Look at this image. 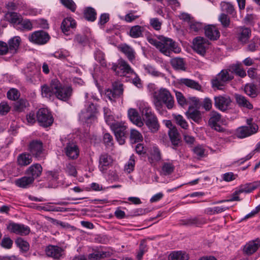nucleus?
Masks as SVG:
<instances>
[{
    "instance_id": "62",
    "label": "nucleus",
    "mask_w": 260,
    "mask_h": 260,
    "mask_svg": "<svg viewBox=\"0 0 260 260\" xmlns=\"http://www.w3.org/2000/svg\"><path fill=\"white\" fill-rule=\"evenodd\" d=\"M11 107L7 102H3L0 104V115H6L10 110Z\"/></svg>"
},
{
    "instance_id": "17",
    "label": "nucleus",
    "mask_w": 260,
    "mask_h": 260,
    "mask_svg": "<svg viewBox=\"0 0 260 260\" xmlns=\"http://www.w3.org/2000/svg\"><path fill=\"white\" fill-rule=\"evenodd\" d=\"M47 256L55 259H60L63 254V250L60 247L55 245H49L45 248Z\"/></svg>"
},
{
    "instance_id": "15",
    "label": "nucleus",
    "mask_w": 260,
    "mask_h": 260,
    "mask_svg": "<svg viewBox=\"0 0 260 260\" xmlns=\"http://www.w3.org/2000/svg\"><path fill=\"white\" fill-rule=\"evenodd\" d=\"M222 123L221 115L217 112H212L209 120V124L210 127L219 132H224L225 129L220 126Z\"/></svg>"
},
{
    "instance_id": "34",
    "label": "nucleus",
    "mask_w": 260,
    "mask_h": 260,
    "mask_svg": "<svg viewBox=\"0 0 260 260\" xmlns=\"http://www.w3.org/2000/svg\"><path fill=\"white\" fill-rule=\"evenodd\" d=\"M21 40L19 37H15L11 39L9 42L8 52L11 53H15L18 50Z\"/></svg>"
},
{
    "instance_id": "46",
    "label": "nucleus",
    "mask_w": 260,
    "mask_h": 260,
    "mask_svg": "<svg viewBox=\"0 0 260 260\" xmlns=\"http://www.w3.org/2000/svg\"><path fill=\"white\" fill-rule=\"evenodd\" d=\"M244 90L246 94L251 98H255L257 95L256 86L254 84H246Z\"/></svg>"
},
{
    "instance_id": "11",
    "label": "nucleus",
    "mask_w": 260,
    "mask_h": 260,
    "mask_svg": "<svg viewBox=\"0 0 260 260\" xmlns=\"http://www.w3.org/2000/svg\"><path fill=\"white\" fill-rule=\"evenodd\" d=\"M113 163V159L111 155L107 153L102 154L99 157L98 168L103 174H106Z\"/></svg>"
},
{
    "instance_id": "38",
    "label": "nucleus",
    "mask_w": 260,
    "mask_h": 260,
    "mask_svg": "<svg viewBox=\"0 0 260 260\" xmlns=\"http://www.w3.org/2000/svg\"><path fill=\"white\" fill-rule=\"evenodd\" d=\"M145 123L148 128L152 132H156L159 128V124L157 119L155 116L151 117L148 119H146Z\"/></svg>"
},
{
    "instance_id": "16",
    "label": "nucleus",
    "mask_w": 260,
    "mask_h": 260,
    "mask_svg": "<svg viewBox=\"0 0 260 260\" xmlns=\"http://www.w3.org/2000/svg\"><path fill=\"white\" fill-rule=\"evenodd\" d=\"M97 112V108L95 105L91 103L89 104L85 111H82L80 114V119L88 122L91 119H94V115Z\"/></svg>"
},
{
    "instance_id": "40",
    "label": "nucleus",
    "mask_w": 260,
    "mask_h": 260,
    "mask_svg": "<svg viewBox=\"0 0 260 260\" xmlns=\"http://www.w3.org/2000/svg\"><path fill=\"white\" fill-rule=\"evenodd\" d=\"M260 185V181L258 182H254V183L246 184L244 185H241L239 187V192L243 193H249L255 189H256L258 186Z\"/></svg>"
},
{
    "instance_id": "53",
    "label": "nucleus",
    "mask_w": 260,
    "mask_h": 260,
    "mask_svg": "<svg viewBox=\"0 0 260 260\" xmlns=\"http://www.w3.org/2000/svg\"><path fill=\"white\" fill-rule=\"evenodd\" d=\"M225 84L226 83L222 81L218 75L212 80V87L216 89L222 90Z\"/></svg>"
},
{
    "instance_id": "18",
    "label": "nucleus",
    "mask_w": 260,
    "mask_h": 260,
    "mask_svg": "<svg viewBox=\"0 0 260 260\" xmlns=\"http://www.w3.org/2000/svg\"><path fill=\"white\" fill-rule=\"evenodd\" d=\"M8 229L11 232L21 235H27L30 232V229L28 226L16 223H10Z\"/></svg>"
},
{
    "instance_id": "9",
    "label": "nucleus",
    "mask_w": 260,
    "mask_h": 260,
    "mask_svg": "<svg viewBox=\"0 0 260 260\" xmlns=\"http://www.w3.org/2000/svg\"><path fill=\"white\" fill-rule=\"evenodd\" d=\"M37 117L38 122L44 127L51 125L53 122V117L47 109H39L37 112Z\"/></svg>"
},
{
    "instance_id": "43",
    "label": "nucleus",
    "mask_w": 260,
    "mask_h": 260,
    "mask_svg": "<svg viewBox=\"0 0 260 260\" xmlns=\"http://www.w3.org/2000/svg\"><path fill=\"white\" fill-rule=\"evenodd\" d=\"M221 10L223 12H225L233 16L236 15V12L233 5L229 2H222L220 4Z\"/></svg>"
},
{
    "instance_id": "30",
    "label": "nucleus",
    "mask_w": 260,
    "mask_h": 260,
    "mask_svg": "<svg viewBox=\"0 0 260 260\" xmlns=\"http://www.w3.org/2000/svg\"><path fill=\"white\" fill-rule=\"evenodd\" d=\"M119 48L130 61L133 62L135 60L136 53L135 50L131 46L124 44L121 45Z\"/></svg>"
},
{
    "instance_id": "49",
    "label": "nucleus",
    "mask_w": 260,
    "mask_h": 260,
    "mask_svg": "<svg viewBox=\"0 0 260 260\" xmlns=\"http://www.w3.org/2000/svg\"><path fill=\"white\" fill-rule=\"evenodd\" d=\"M95 10L91 7L86 8L84 11V17L88 21H94L96 19Z\"/></svg>"
},
{
    "instance_id": "60",
    "label": "nucleus",
    "mask_w": 260,
    "mask_h": 260,
    "mask_svg": "<svg viewBox=\"0 0 260 260\" xmlns=\"http://www.w3.org/2000/svg\"><path fill=\"white\" fill-rule=\"evenodd\" d=\"M254 151L259 152L260 151V141L257 144L256 147L253 151L250 152L247 155H246L245 157L241 158L238 160L240 164H242L245 161L249 160L250 159L252 156L254 154Z\"/></svg>"
},
{
    "instance_id": "3",
    "label": "nucleus",
    "mask_w": 260,
    "mask_h": 260,
    "mask_svg": "<svg viewBox=\"0 0 260 260\" xmlns=\"http://www.w3.org/2000/svg\"><path fill=\"white\" fill-rule=\"evenodd\" d=\"M52 87L55 88L56 98L63 101L69 100L72 94V88L69 86H62L57 79L53 80Z\"/></svg>"
},
{
    "instance_id": "64",
    "label": "nucleus",
    "mask_w": 260,
    "mask_h": 260,
    "mask_svg": "<svg viewBox=\"0 0 260 260\" xmlns=\"http://www.w3.org/2000/svg\"><path fill=\"white\" fill-rule=\"evenodd\" d=\"M218 19L224 27H228L229 25L230 20L227 15L222 13L219 15Z\"/></svg>"
},
{
    "instance_id": "56",
    "label": "nucleus",
    "mask_w": 260,
    "mask_h": 260,
    "mask_svg": "<svg viewBox=\"0 0 260 260\" xmlns=\"http://www.w3.org/2000/svg\"><path fill=\"white\" fill-rule=\"evenodd\" d=\"M144 68L147 73L153 76L158 77L162 75L160 72L157 71L153 67L150 65H144Z\"/></svg>"
},
{
    "instance_id": "55",
    "label": "nucleus",
    "mask_w": 260,
    "mask_h": 260,
    "mask_svg": "<svg viewBox=\"0 0 260 260\" xmlns=\"http://www.w3.org/2000/svg\"><path fill=\"white\" fill-rule=\"evenodd\" d=\"M135 165V157L134 155H132L125 166V170L128 173L132 172L134 170Z\"/></svg>"
},
{
    "instance_id": "32",
    "label": "nucleus",
    "mask_w": 260,
    "mask_h": 260,
    "mask_svg": "<svg viewBox=\"0 0 260 260\" xmlns=\"http://www.w3.org/2000/svg\"><path fill=\"white\" fill-rule=\"evenodd\" d=\"M53 55L55 58L62 60H67L71 64H73L72 57L70 52L67 50H64L56 51L54 53Z\"/></svg>"
},
{
    "instance_id": "42",
    "label": "nucleus",
    "mask_w": 260,
    "mask_h": 260,
    "mask_svg": "<svg viewBox=\"0 0 260 260\" xmlns=\"http://www.w3.org/2000/svg\"><path fill=\"white\" fill-rule=\"evenodd\" d=\"M144 28L143 27L137 25L132 26L129 30V35L133 38H138L142 36Z\"/></svg>"
},
{
    "instance_id": "2",
    "label": "nucleus",
    "mask_w": 260,
    "mask_h": 260,
    "mask_svg": "<svg viewBox=\"0 0 260 260\" xmlns=\"http://www.w3.org/2000/svg\"><path fill=\"white\" fill-rule=\"evenodd\" d=\"M153 103L157 111H160L165 105L169 109L173 107L174 100L170 91L164 88L155 91L153 94Z\"/></svg>"
},
{
    "instance_id": "35",
    "label": "nucleus",
    "mask_w": 260,
    "mask_h": 260,
    "mask_svg": "<svg viewBox=\"0 0 260 260\" xmlns=\"http://www.w3.org/2000/svg\"><path fill=\"white\" fill-rule=\"evenodd\" d=\"M110 256L111 254L109 252L98 251L89 254L88 258L91 260H100L109 257Z\"/></svg>"
},
{
    "instance_id": "21",
    "label": "nucleus",
    "mask_w": 260,
    "mask_h": 260,
    "mask_svg": "<svg viewBox=\"0 0 260 260\" xmlns=\"http://www.w3.org/2000/svg\"><path fill=\"white\" fill-rule=\"evenodd\" d=\"M76 26L75 20L71 17H67L64 19L61 24V28L62 32L68 35L71 29H73Z\"/></svg>"
},
{
    "instance_id": "57",
    "label": "nucleus",
    "mask_w": 260,
    "mask_h": 260,
    "mask_svg": "<svg viewBox=\"0 0 260 260\" xmlns=\"http://www.w3.org/2000/svg\"><path fill=\"white\" fill-rule=\"evenodd\" d=\"M27 104V102L25 100H20L15 103L14 109L18 112L22 111L26 107Z\"/></svg>"
},
{
    "instance_id": "7",
    "label": "nucleus",
    "mask_w": 260,
    "mask_h": 260,
    "mask_svg": "<svg viewBox=\"0 0 260 260\" xmlns=\"http://www.w3.org/2000/svg\"><path fill=\"white\" fill-rule=\"evenodd\" d=\"M61 140L64 146V151L66 155L71 159H76L79 154L78 146L72 141L66 139Z\"/></svg>"
},
{
    "instance_id": "4",
    "label": "nucleus",
    "mask_w": 260,
    "mask_h": 260,
    "mask_svg": "<svg viewBox=\"0 0 260 260\" xmlns=\"http://www.w3.org/2000/svg\"><path fill=\"white\" fill-rule=\"evenodd\" d=\"M28 150L38 160H42L45 157L43 143L40 140H36L31 141L28 145Z\"/></svg>"
},
{
    "instance_id": "12",
    "label": "nucleus",
    "mask_w": 260,
    "mask_h": 260,
    "mask_svg": "<svg viewBox=\"0 0 260 260\" xmlns=\"http://www.w3.org/2000/svg\"><path fill=\"white\" fill-rule=\"evenodd\" d=\"M258 129V127L257 124H253L250 126H243L236 129L235 135L238 138H245L255 134Z\"/></svg>"
},
{
    "instance_id": "20",
    "label": "nucleus",
    "mask_w": 260,
    "mask_h": 260,
    "mask_svg": "<svg viewBox=\"0 0 260 260\" xmlns=\"http://www.w3.org/2000/svg\"><path fill=\"white\" fill-rule=\"evenodd\" d=\"M43 168L39 164H35L31 165L26 170L25 173L35 180L40 177L42 174Z\"/></svg>"
},
{
    "instance_id": "24",
    "label": "nucleus",
    "mask_w": 260,
    "mask_h": 260,
    "mask_svg": "<svg viewBox=\"0 0 260 260\" xmlns=\"http://www.w3.org/2000/svg\"><path fill=\"white\" fill-rule=\"evenodd\" d=\"M260 246V239H256L247 243L244 247V251L248 255L255 252Z\"/></svg>"
},
{
    "instance_id": "19",
    "label": "nucleus",
    "mask_w": 260,
    "mask_h": 260,
    "mask_svg": "<svg viewBox=\"0 0 260 260\" xmlns=\"http://www.w3.org/2000/svg\"><path fill=\"white\" fill-rule=\"evenodd\" d=\"M251 30L246 27H239L237 28V38L239 42L245 44L249 39L251 36Z\"/></svg>"
},
{
    "instance_id": "50",
    "label": "nucleus",
    "mask_w": 260,
    "mask_h": 260,
    "mask_svg": "<svg viewBox=\"0 0 260 260\" xmlns=\"http://www.w3.org/2000/svg\"><path fill=\"white\" fill-rule=\"evenodd\" d=\"M173 116L178 125L184 129L188 128V124L182 115L179 114H173Z\"/></svg>"
},
{
    "instance_id": "59",
    "label": "nucleus",
    "mask_w": 260,
    "mask_h": 260,
    "mask_svg": "<svg viewBox=\"0 0 260 260\" xmlns=\"http://www.w3.org/2000/svg\"><path fill=\"white\" fill-rule=\"evenodd\" d=\"M61 4L66 8L75 12L76 9V5L73 0H60Z\"/></svg>"
},
{
    "instance_id": "54",
    "label": "nucleus",
    "mask_w": 260,
    "mask_h": 260,
    "mask_svg": "<svg viewBox=\"0 0 260 260\" xmlns=\"http://www.w3.org/2000/svg\"><path fill=\"white\" fill-rule=\"evenodd\" d=\"M15 243L22 251L26 252L28 250L29 245L27 242L24 241L23 239L21 238L17 239Z\"/></svg>"
},
{
    "instance_id": "6",
    "label": "nucleus",
    "mask_w": 260,
    "mask_h": 260,
    "mask_svg": "<svg viewBox=\"0 0 260 260\" xmlns=\"http://www.w3.org/2000/svg\"><path fill=\"white\" fill-rule=\"evenodd\" d=\"M209 43L205 38L201 37L195 38L192 41V48L198 54L205 56L208 48Z\"/></svg>"
},
{
    "instance_id": "25",
    "label": "nucleus",
    "mask_w": 260,
    "mask_h": 260,
    "mask_svg": "<svg viewBox=\"0 0 260 260\" xmlns=\"http://www.w3.org/2000/svg\"><path fill=\"white\" fill-rule=\"evenodd\" d=\"M34 180L30 176H24L15 180V184L20 188H26L34 183Z\"/></svg>"
},
{
    "instance_id": "36",
    "label": "nucleus",
    "mask_w": 260,
    "mask_h": 260,
    "mask_svg": "<svg viewBox=\"0 0 260 260\" xmlns=\"http://www.w3.org/2000/svg\"><path fill=\"white\" fill-rule=\"evenodd\" d=\"M235 97L237 104L240 106L246 108L248 109H252L253 108L252 105L245 96L240 94H236Z\"/></svg>"
},
{
    "instance_id": "10",
    "label": "nucleus",
    "mask_w": 260,
    "mask_h": 260,
    "mask_svg": "<svg viewBox=\"0 0 260 260\" xmlns=\"http://www.w3.org/2000/svg\"><path fill=\"white\" fill-rule=\"evenodd\" d=\"M123 92V84L119 82H115L112 84V88L108 89L105 91L106 96L111 101L120 97Z\"/></svg>"
},
{
    "instance_id": "14",
    "label": "nucleus",
    "mask_w": 260,
    "mask_h": 260,
    "mask_svg": "<svg viewBox=\"0 0 260 260\" xmlns=\"http://www.w3.org/2000/svg\"><path fill=\"white\" fill-rule=\"evenodd\" d=\"M214 100L215 107L221 111L228 110L232 102L230 98L227 95L215 96Z\"/></svg>"
},
{
    "instance_id": "45",
    "label": "nucleus",
    "mask_w": 260,
    "mask_h": 260,
    "mask_svg": "<svg viewBox=\"0 0 260 260\" xmlns=\"http://www.w3.org/2000/svg\"><path fill=\"white\" fill-rule=\"evenodd\" d=\"M143 140L142 134L137 130L132 129L130 133V141L132 143H136Z\"/></svg>"
},
{
    "instance_id": "33",
    "label": "nucleus",
    "mask_w": 260,
    "mask_h": 260,
    "mask_svg": "<svg viewBox=\"0 0 260 260\" xmlns=\"http://www.w3.org/2000/svg\"><path fill=\"white\" fill-rule=\"evenodd\" d=\"M5 17L7 21L13 24H19L22 20L21 16L16 12H8Z\"/></svg>"
},
{
    "instance_id": "51",
    "label": "nucleus",
    "mask_w": 260,
    "mask_h": 260,
    "mask_svg": "<svg viewBox=\"0 0 260 260\" xmlns=\"http://www.w3.org/2000/svg\"><path fill=\"white\" fill-rule=\"evenodd\" d=\"M229 209V207L225 206H217L213 208H208L206 209V212L210 215L218 214L224 212Z\"/></svg>"
},
{
    "instance_id": "27",
    "label": "nucleus",
    "mask_w": 260,
    "mask_h": 260,
    "mask_svg": "<svg viewBox=\"0 0 260 260\" xmlns=\"http://www.w3.org/2000/svg\"><path fill=\"white\" fill-rule=\"evenodd\" d=\"M175 166L172 161L167 160L162 163L160 174L161 175L168 176L174 171Z\"/></svg>"
},
{
    "instance_id": "61",
    "label": "nucleus",
    "mask_w": 260,
    "mask_h": 260,
    "mask_svg": "<svg viewBox=\"0 0 260 260\" xmlns=\"http://www.w3.org/2000/svg\"><path fill=\"white\" fill-rule=\"evenodd\" d=\"M19 96L18 91L15 89L12 88L7 92V97L9 100L15 101Z\"/></svg>"
},
{
    "instance_id": "13",
    "label": "nucleus",
    "mask_w": 260,
    "mask_h": 260,
    "mask_svg": "<svg viewBox=\"0 0 260 260\" xmlns=\"http://www.w3.org/2000/svg\"><path fill=\"white\" fill-rule=\"evenodd\" d=\"M49 39V35L43 30L36 31L28 37L30 42L39 45L46 44Z\"/></svg>"
},
{
    "instance_id": "1",
    "label": "nucleus",
    "mask_w": 260,
    "mask_h": 260,
    "mask_svg": "<svg viewBox=\"0 0 260 260\" xmlns=\"http://www.w3.org/2000/svg\"><path fill=\"white\" fill-rule=\"evenodd\" d=\"M158 40L148 37V42L154 46L161 53L170 56L172 52L178 53L181 52V48L176 42L172 39L162 36H158Z\"/></svg>"
},
{
    "instance_id": "48",
    "label": "nucleus",
    "mask_w": 260,
    "mask_h": 260,
    "mask_svg": "<svg viewBox=\"0 0 260 260\" xmlns=\"http://www.w3.org/2000/svg\"><path fill=\"white\" fill-rule=\"evenodd\" d=\"M217 75L222 81L226 83L234 78L232 72L228 70H223Z\"/></svg>"
},
{
    "instance_id": "26",
    "label": "nucleus",
    "mask_w": 260,
    "mask_h": 260,
    "mask_svg": "<svg viewBox=\"0 0 260 260\" xmlns=\"http://www.w3.org/2000/svg\"><path fill=\"white\" fill-rule=\"evenodd\" d=\"M178 83L181 85H185L188 87L200 90L201 86L199 83L193 80L188 78H180L178 80Z\"/></svg>"
},
{
    "instance_id": "58",
    "label": "nucleus",
    "mask_w": 260,
    "mask_h": 260,
    "mask_svg": "<svg viewBox=\"0 0 260 260\" xmlns=\"http://www.w3.org/2000/svg\"><path fill=\"white\" fill-rule=\"evenodd\" d=\"M150 25L155 30H159L161 29L162 22L157 18H152L150 19Z\"/></svg>"
},
{
    "instance_id": "22",
    "label": "nucleus",
    "mask_w": 260,
    "mask_h": 260,
    "mask_svg": "<svg viewBox=\"0 0 260 260\" xmlns=\"http://www.w3.org/2000/svg\"><path fill=\"white\" fill-rule=\"evenodd\" d=\"M169 136L173 145V149L176 150L181 143L180 134L177 129L176 127L171 128L169 131Z\"/></svg>"
},
{
    "instance_id": "41",
    "label": "nucleus",
    "mask_w": 260,
    "mask_h": 260,
    "mask_svg": "<svg viewBox=\"0 0 260 260\" xmlns=\"http://www.w3.org/2000/svg\"><path fill=\"white\" fill-rule=\"evenodd\" d=\"M171 64L173 68L176 70L184 71L185 63L181 58L176 57L171 59Z\"/></svg>"
},
{
    "instance_id": "31",
    "label": "nucleus",
    "mask_w": 260,
    "mask_h": 260,
    "mask_svg": "<svg viewBox=\"0 0 260 260\" xmlns=\"http://www.w3.org/2000/svg\"><path fill=\"white\" fill-rule=\"evenodd\" d=\"M161 159L160 153L159 149L153 147L151 150L150 155L148 157L149 161L152 165H155V164L159 161Z\"/></svg>"
},
{
    "instance_id": "63",
    "label": "nucleus",
    "mask_w": 260,
    "mask_h": 260,
    "mask_svg": "<svg viewBox=\"0 0 260 260\" xmlns=\"http://www.w3.org/2000/svg\"><path fill=\"white\" fill-rule=\"evenodd\" d=\"M95 59L99 61L102 66H106V63L104 59V54L100 51H97L94 54Z\"/></svg>"
},
{
    "instance_id": "8",
    "label": "nucleus",
    "mask_w": 260,
    "mask_h": 260,
    "mask_svg": "<svg viewBox=\"0 0 260 260\" xmlns=\"http://www.w3.org/2000/svg\"><path fill=\"white\" fill-rule=\"evenodd\" d=\"M112 69L120 76H124L126 74H135L130 66L123 59H119L117 64H113Z\"/></svg>"
},
{
    "instance_id": "23",
    "label": "nucleus",
    "mask_w": 260,
    "mask_h": 260,
    "mask_svg": "<svg viewBox=\"0 0 260 260\" xmlns=\"http://www.w3.org/2000/svg\"><path fill=\"white\" fill-rule=\"evenodd\" d=\"M206 36L211 40H216L219 38L220 32L214 25H209L205 27Z\"/></svg>"
},
{
    "instance_id": "28",
    "label": "nucleus",
    "mask_w": 260,
    "mask_h": 260,
    "mask_svg": "<svg viewBox=\"0 0 260 260\" xmlns=\"http://www.w3.org/2000/svg\"><path fill=\"white\" fill-rule=\"evenodd\" d=\"M128 115L130 120L134 124L139 127L143 125V122L135 109H130L128 111Z\"/></svg>"
},
{
    "instance_id": "52",
    "label": "nucleus",
    "mask_w": 260,
    "mask_h": 260,
    "mask_svg": "<svg viewBox=\"0 0 260 260\" xmlns=\"http://www.w3.org/2000/svg\"><path fill=\"white\" fill-rule=\"evenodd\" d=\"M192 151L198 158L205 157L207 155L205 149L202 145L196 146L192 149Z\"/></svg>"
},
{
    "instance_id": "37",
    "label": "nucleus",
    "mask_w": 260,
    "mask_h": 260,
    "mask_svg": "<svg viewBox=\"0 0 260 260\" xmlns=\"http://www.w3.org/2000/svg\"><path fill=\"white\" fill-rule=\"evenodd\" d=\"M53 80L50 86L44 85L41 87L42 95L43 97L50 98L53 94H55V88L52 87Z\"/></svg>"
},
{
    "instance_id": "5",
    "label": "nucleus",
    "mask_w": 260,
    "mask_h": 260,
    "mask_svg": "<svg viewBox=\"0 0 260 260\" xmlns=\"http://www.w3.org/2000/svg\"><path fill=\"white\" fill-rule=\"evenodd\" d=\"M111 128L113 131L118 142L122 145L125 142L126 127L121 123L118 122H109Z\"/></svg>"
},
{
    "instance_id": "29",
    "label": "nucleus",
    "mask_w": 260,
    "mask_h": 260,
    "mask_svg": "<svg viewBox=\"0 0 260 260\" xmlns=\"http://www.w3.org/2000/svg\"><path fill=\"white\" fill-rule=\"evenodd\" d=\"M17 160L18 165L21 167L28 166L32 161L31 155L27 152L20 154L17 157Z\"/></svg>"
},
{
    "instance_id": "47",
    "label": "nucleus",
    "mask_w": 260,
    "mask_h": 260,
    "mask_svg": "<svg viewBox=\"0 0 260 260\" xmlns=\"http://www.w3.org/2000/svg\"><path fill=\"white\" fill-rule=\"evenodd\" d=\"M140 109L142 115L145 116V120H146V119H148L151 117L155 116L154 114L152 112V110L151 108L147 105L144 104L143 105L141 106Z\"/></svg>"
},
{
    "instance_id": "39",
    "label": "nucleus",
    "mask_w": 260,
    "mask_h": 260,
    "mask_svg": "<svg viewBox=\"0 0 260 260\" xmlns=\"http://www.w3.org/2000/svg\"><path fill=\"white\" fill-rule=\"evenodd\" d=\"M188 258V254L181 251H174L168 257L169 260H187Z\"/></svg>"
},
{
    "instance_id": "44",
    "label": "nucleus",
    "mask_w": 260,
    "mask_h": 260,
    "mask_svg": "<svg viewBox=\"0 0 260 260\" xmlns=\"http://www.w3.org/2000/svg\"><path fill=\"white\" fill-rule=\"evenodd\" d=\"M186 115L188 118L191 119L197 123H199L201 119V113L197 110L189 109L186 112Z\"/></svg>"
}]
</instances>
